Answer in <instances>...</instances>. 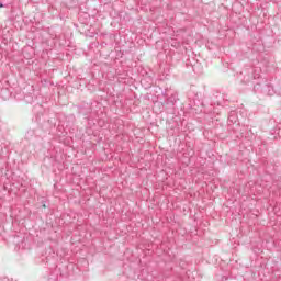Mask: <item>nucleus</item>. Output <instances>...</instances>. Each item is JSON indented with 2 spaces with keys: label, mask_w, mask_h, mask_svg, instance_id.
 <instances>
[{
  "label": "nucleus",
  "mask_w": 281,
  "mask_h": 281,
  "mask_svg": "<svg viewBox=\"0 0 281 281\" xmlns=\"http://www.w3.org/2000/svg\"><path fill=\"white\" fill-rule=\"evenodd\" d=\"M0 8H5V4H3V2H0Z\"/></svg>",
  "instance_id": "obj_5"
},
{
  "label": "nucleus",
  "mask_w": 281,
  "mask_h": 281,
  "mask_svg": "<svg viewBox=\"0 0 281 281\" xmlns=\"http://www.w3.org/2000/svg\"><path fill=\"white\" fill-rule=\"evenodd\" d=\"M228 131H233L235 134L240 131V123H238L236 112H231L228 115Z\"/></svg>",
  "instance_id": "obj_1"
},
{
  "label": "nucleus",
  "mask_w": 281,
  "mask_h": 281,
  "mask_svg": "<svg viewBox=\"0 0 281 281\" xmlns=\"http://www.w3.org/2000/svg\"><path fill=\"white\" fill-rule=\"evenodd\" d=\"M258 78H260V72L254 70L252 78L247 79L245 82H251V80H258Z\"/></svg>",
  "instance_id": "obj_3"
},
{
  "label": "nucleus",
  "mask_w": 281,
  "mask_h": 281,
  "mask_svg": "<svg viewBox=\"0 0 281 281\" xmlns=\"http://www.w3.org/2000/svg\"><path fill=\"white\" fill-rule=\"evenodd\" d=\"M177 100H179V99L177 98V94H171V95L167 99V101L164 103V106H166V105H168V104H170L171 106H175V104H177Z\"/></svg>",
  "instance_id": "obj_2"
},
{
  "label": "nucleus",
  "mask_w": 281,
  "mask_h": 281,
  "mask_svg": "<svg viewBox=\"0 0 281 281\" xmlns=\"http://www.w3.org/2000/svg\"><path fill=\"white\" fill-rule=\"evenodd\" d=\"M260 87V83H257V86L254 87V91Z\"/></svg>",
  "instance_id": "obj_4"
}]
</instances>
